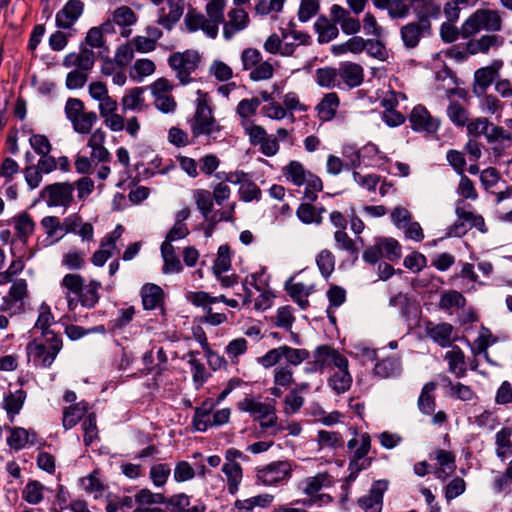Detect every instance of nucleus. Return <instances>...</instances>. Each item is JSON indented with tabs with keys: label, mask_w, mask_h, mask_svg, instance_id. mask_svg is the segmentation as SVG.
I'll return each instance as SVG.
<instances>
[{
	"label": "nucleus",
	"mask_w": 512,
	"mask_h": 512,
	"mask_svg": "<svg viewBox=\"0 0 512 512\" xmlns=\"http://www.w3.org/2000/svg\"><path fill=\"white\" fill-rule=\"evenodd\" d=\"M69 311H74L78 304L87 309L94 308L100 300V281L91 279L85 283L82 275L77 273L66 274L61 281Z\"/></svg>",
	"instance_id": "1"
},
{
	"label": "nucleus",
	"mask_w": 512,
	"mask_h": 512,
	"mask_svg": "<svg viewBox=\"0 0 512 512\" xmlns=\"http://www.w3.org/2000/svg\"><path fill=\"white\" fill-rule=\"evenodd\" d=\"M63 348V339L60 333H46L35 337L26 345L28 360L35 367L50 368Z\"/></svg>",
	"instance_id": "2"
},
{
	"label": "nucleus",
	"mask_w": 512,
	"mask_h": 512,
	"mask_svg": "<svg viewBox=\"0 0 512 512\" xmlns=\"http://www.w3.org/2000/svg\"><path fill=\"white\" fill-rule=\"evenodd\" d=\"M441 14L438 4H429L422 8L417 20L411 21L400 28V37L406 49L416 48L422 39L432 35L431 19H436Z\"/></svg>",
	"instance_id": "3"
},
{
	"label": "nucleus",
	"mask_w": 512,
	"mask_h": 512,
	"mask_svg": "<svg viewBox=\"0 0 512 512\" xmlns=\"http://www.w3.org/2000/svg\"><path fill=\"white\" fill-rule=\"evenodd\" d=\"M196 109L190 122L191 132L194 136L205 135L216 141L223 137V127L213 115L212 108L208 104V94L197 91Z\"/></svg>",
	"instance_id": "4"
},
{
	"label": "nucleus",
	"mask_w": 512,
	"mask_h": 512,
	"mask_svg": "<svg viewBox=\"0 0 512 512\" xmlns=\"http://www.w3.org/2000/svg\"><path fill=\"white\" fill-rule=\"evenodd\" d=\"M502 26L503 19L498 10L481 8L472 13L462 24L461 36L469 38L482 30L498 32Z\"/></svg>",
	"instance_id": "5"
},
{
	"label": "nucleus",
	"mask_w": 512,
	"mask_h": 512,
	"mask_svg": "<svg viewBox=\"0 0 512 512\" xmlns=\"http://www.w3.org/2000/svg\"><path fill=\"white\" fill-rule=\"evenodd\" d=\"M275 404L276 401L274 399L262 402L259 398L246 395L237 402V409L241 412L249 413L254 420L260 422L261 429L267 430L277 425L278 417Z\"/></svg>",
	"instance_id": "6"
},
{
	"label": "nucleus",
	"mask_w": 512,
	"mask_h": 512,
	"mask_svg": "<svg viewBox=\"0 0 512 512\" xmlns=\"http://www.w3.org/2000/svg\"><path fill=\"white\" fill-rule=\"evenodd\" d=\"M286 360V365L299 366L310 358V352L304 348H293L288 345L268 350L263 356L257 358L258 364L265 369L276 366L282 359Z\"/></svg>",
	"instance_id": "7"
},
{
	"label": "nucleus",
	"mask_w": 512,
	"mask_h": 512,
	"mask_svg": "<svg viewBox=\"0 0 512 512\" xmlns=\"http://www.w3.org/2000/svg\"><path fill=\"white\" fill-rule=\"evenodd\" d=\"M200 63L201 56L195 50L174 52L168 58V64L181 85H187L194 80L192 74L198 69Z\"/></svg>",
	"instance_id": "8"
},
{
	"label": "nucleus",
	"mask_w": 512,
	"mask_h": 512,
	"mask_svg": "<svg viewBox=\"0 0 512 512\" xmlns=\"http://www.w3.org/2000/svg\"><path fill=\"white\" fill-rule=\"evenodd\" d=\"M65 115L73 129L79 134H89L98 116L94 111H85V105L78 98H69L65 104Z\"/></svg>",
	"instance_id": "9"
},
{
	"label": "nucleus",
	"mask_w": 512,
	"mask_h": 512,
	"mask_svg": "<svg viewBox=\"0 0 512 512\" xmlns=\"http://www.w3.org/2000/svg\"><path fill=\"white\" fill-rule=\"evenodd\" d=\"M346 363L348 359L338 350L329 345H321L313 351V360L307 362L305 370L307 373L322 372L331 365L343 368Z\"/></svg>",
	"instance_id": "10"
},
{
	"label": "nucleus",
	"mask_w": 512,
	"mask_h": 512,
	"mask_svg": "<svg viewBox=\"0 0 512 512\" xmlns=\"http://www.w3.org/2000/svg\"><path fill=\"white\" fill-rule=\"evenodd\" d=\"M74 185L68 182H60L47 185L41 191V197L48 207H69L73 201Z\"/></svg>",
	"instance_id": "11"
},
{
	"label": "nucleus",
	"mask_w": 512,
	"mask_h": 512,
	"mask_svg": "<svg viewBox=\"0 0 512 512\" xmlns=\"http://www.w3.org/2000/svg\"><path fill=\"white\" fill-rule=\"evenodd\" d=\"M292 467L288 461H275L257 469L256 477L265 486H273L290 479Z\"/></svg>",
	"instance_id": "12"
},
{
	"label": "nucleus",
	"mask_w": 512,
	"mask_h": 512,
	"mask_svg": "<svg viewBox=\"0 0 512 512\" xmlns=\"http://www.w3.org/2000/svg\"><path fill=\"white\" fill-rule=\"evenodd\" d=\"M423 328L425 336L442 348L450 347L458 340L455 328L448 322L435 323L428 319L424 320Z\"/></svg>",
	"instance_id": "13"
},
{
	"label": "nucleus",
	"mask_w": 512,
	"mask_h": 512,
	"mask_svg": "<svg viewBox=\"0 0 512 512\" xmlns=\"http://www.w3.org/2000/svg\"><path fill=\"white\" fill-rule=\"evenodd\" d=\"M467 133L474 138L469 139L465 145L467 153L476 159H479L482 155V144L476 140L477 137H486L490 129L494 126V123L490 122L485 117H478L471 121H468L465 125Z\"/></svg>",
	"instance_id": "14"
},
{
	"label": "nucleus",
	"mask_w": 512,
	"mask_h": 512,
	"mask_svg": "<svg viewBox=\"0 0 512 512\" xmlns=\"http://www.w3.org/2000/svg\"><path fill=\"white\" fill-rule=\"evenodd\" d=\"M409 122L414 131L426 136L436 135L440 126V120L433 117L423 105H417L412 109Z\"/></svg>",
	"instance_id": "15"
},
{
	"label": "nucleus",
	"mask_w": 512,
	"mask_h": 512,
	"mask_svg": "<svg viewBox=\"0 0 512 512\" xmlns=\"http://www.w3.org/2000/svg\"><path fill=\"white\" fill-rule=\"evenodd\" d=\"M503 66L501 60H494L490 65L481 67L474 72L472 92L477 97L485 95L487 89L499 76V71Z\"/></svg>",
	"instance_id": "16"
},
{
	"label": "nucleus",
	"mask_w": 512,
	"mask_h": 512,
	"mask_svg": "<svg viewBox=\"0 0 512 512\" xmlns=\"http://www.w3.org/2000/svg\"><path fill=\"white\" fill-rule=\"evenodd\" d=\"M489 150L495 158L502 157L512 147V133L498 125L490 129L485 137Z\"/></svg>",
	"instance_id": "17"
},
{
	"label": "nucleus",
	"mask_w": 512,
	"mask_h": 512,
	"mask_svg": "<svg viewBox=\"0 0 512 512\" xmlns=\"http://www.w3.org/2000/svg\"><path fill=\"white\" fill-rule=\"evenodd\" d=\"M388 489V481L377 480L372 484L369 494L358 499V505L365 512H381L384 493Z\"/></svg>",
	"instance_id": "18"
},
{
	"label": "nucleus",
	"mask_w": 512,
	"mask_h": 512,
	"mask_svg": "<svg viewBox=\"0 0 512 512\" xmlns=\"http://www.w3.org/2000/svg\"><path fill=\"white\" fill-rule=\"evenodd\" d=\"M504 37L498 34H484L479 38L470 39L466 43L467 53L470 55L488 54L490 50H497L504 44Z\"/></svg>",
	"instance_id": "19"
},
{
	"label": "nucleus",
	"mask_w": 512,
	"mask_h": 512,
	"mask_svg": "<svg viewBox=\"0 0 512 512\" xmlns=\"http://www.w3.org/2000/svg\"><path fill=\"white\" fill-rule=\"evenodd\" d=\"M339 80L341 87L345 86L348 89L359 87L364 81V69L355 62L346 61L338 66Z\"/></svg>",
	"instance_id": "20"
},
{
	"label": "nucleus",
	"mask_w": 512,
	"mask_h": 512,
	"mask_svg": "<svg viewBox=\"0 0 512 512\" xmlns=\"http://www.w3.org/2000/svg\"><path fill=\"white\" fill-rule=\"evenodd\" d=\"M84 11V3L81 0H68L56 14V26L61 29L71 28Z\"/></svg>",
	"instance_id": "21"
},
{
	"label": "nucleus",
	"mask_w": 512,
	"mask_h": 512,
	"mask_svg": "<svg viewBox=\"0 0 512 512\" xmlns=\"http://www.w3.org/2000/svg\"><path fill=\"white\" fill-rule=\"evenodd\" d=\"M330 16L335 23L340 25L342 32L346 35H356L361 30L360 21L338 4L331 6Z\"/></svg>",
	"instance_id": "22"
},
{
	"label": "nucleus",
	"mask_w": 512,
	"mask_h": 512,
	"mask_svg": "<svg viewBox=\"0 0 512 512\" xmlns=\"http://www.w3.org/2000/svg\"><path fill=\"white\" fill-rule=\"evenodd\" d=\"M246 176L244 172H230L224 174V180L231 183H241L239 188L240 198L245 202H250L252 200H259L261 197L260 188L251 181H244L243 178Z\"/></svg>",
	"instance_id": "23"
},
{
	"label": "nucleus",
	"mask_w": 512,
	"mask_h": 512,
	"mask_svg": "<svg viewBox=\"0 0 512 512\" xmlns=\"http://www.w3.org/2000/svg\"><path fill=\"white\" fill-rule=\"evenodd\" d=\"M167 8L168 12L165 7L159 9L157 23L166 30H172L183 15L184 0H168Z\"/></svg>",
	"instance_id": "24"
},
{
	"label": "nucleus",
	"mask_w": 512,
	"mask_h": 512,
	"mask_svg": "<svg viewBox=\"0 0 512 512\" xmlns=\"http://www.w3.org/2000/svg\"><path fill=\"white\" fill-rule=\"evenodd\" d=\"M249 24V16L242 8H234L228 12V21L223 22V36L230 40Z\"/></svg>",
	"instance_id": "25"
},
{
	"label": "nucleus",
	"mask_w": 512,
	"mask_h": 512,
	"mask_svg": "<svg viewBox=\"0 0 512 512\" xmlns=\"http://www.w3.org/2000/svg\"><path fill=\"white\" fill-rule=\"evenodd\" d=\"M167 505L171 512H206L207 506L201 500L193 498L185 493L172 495L168 498Z\"/></svg>",
	"instance_id": "26"
},
{
	"label": "nucleus",
	"mask_w": 512,
	"mask_h": 512,
	"mask_svg": "<svg viewBox=\"0 0 512 512\" xmlns=\"http://www.w3.org/2000/svg\"><path fill=\"white\" fill-rule=\"evenodd\" d=\"M9 436L6 439L7 445L19 451L26 447L27 444H35L37 441V433L32 429H25L23 427H7Z\"/></svg>",
	"instance_id": "27"
},
{
	"label": "nucleus",
	"mask_w": 512,
	"mask_h": 512,
	"mask_svg": "<svg viewBox=\"0 0 512 512\" xmlns=\"http://www.w3.org/2000/svg\"><path fill=\"white\" fill-rule=\"evenodd\" d=\"M186 28L190 32L201 29L210 38H215L218 34V27L212 21H209L203 14L195 10H189L184 19Z\"/></svg>",
	"instance_id": "28"
},
{
	"label": "nucleus",
	"mask_w": 512,
	"mask_h": 512,
	"mask_svg": "<svg viewBox=\"0 0 512 512\" xmlns=\"http://www.w3.org/2000/svg\"><path fill=\"white\" fill-rule=\"evenodd\" d=\"M26 398L27 392L22 388L15 391H8L4 395L3 408L6 411L7 418L10 422H13L15 417L20 413Z\"/></svg>",
	"instance_id": "29"
},
{
	"label": "nucleus",
	"mask_w": 512,
	"mask_h": 512,
	"mask_svg": "<svg viewBox=\"0 0 512 512\" xmlns=\"http://www.w3.org/2000/svg\"><path fill=\"white\" fill-rule=\"evenodd\" d=\"M142 305L145 310H155L163 306L164 291L153 283H146L142 286L141 291Z\"/></svg>",
	"instance_id": "30"
},
{
	"label": "nucleus",
	"mask_w": 512,
	"mask_h": 512,
	"mask_svg": "<svg viewBox=\"0 0 512 512\" xmlns=\"http://www.w3.org/2000/svg\"><path fill=\"white\" fill-rule=\"evenodd\" d=\"M264 49L270 54H281L283 56L293 55V45L290 43V35L281 29V36L271 34L264 42Z\"/></svg>",
	"instance_id": "31"
},
{
	"label": "nucleus",
	"mask_w": 512,
	"mask_h": 512,
	"mask_svg": "<svg viewBox=\"0 0 512 512\" xmlns=\"http://www.w3.org/2000/svg\"><path fill=\"white\" fill-rule=\"evenodd\" d=\"M337 24L332 20V17L330 19L324 15L318 17L314 23V29L318 34V42L320 44L328 43L338 37L339 29Z\"/></svg>",
	"instance_id": "32"
},
{
	"label": "nucleus",
	"mask_w": 512,
	"mask_h": 512,
	"mask_svg": "<svg viewBox=\"0 0 512 512\" xmlns=\"http://www.w3.org/2000/svg\"><path fill=\"white\" fill-rule=\"evenodd\" d=\"M357 240L363 243V239L358 237L352 239L345 230H337L334 233L335 246L338 250L346 252L353 261L359 258L360 248L357 245Z\"/></svg>",
	"instance_id": "33"
},
{
	"label": "nucleus",
	"mask_w": 512,
	"mask_h": 512,
	"mask_svg": "<svg viewBox=\"0 0 512 512\" xmlns=\"http://www.w3.org/2000/svg\"><path fill=\"white\" fill-rule=\"evenodd\" d=\"M374 5L380 9H387L393 19L405 18L409 15L411 0H374Z\"/></svg>",
	"instance_id": "34"
},
{
	"label": "nucleus",
	"mask_w": 512,
	"mask_h": 512,
	"mask_svg": "<svg viewBox=\"0 0 512 512\" xmlns=\"http://www.w3.org/2000/svg\"><path fill=\"white\" fill-rule=\"evenodd\" d=\"M89 404L87 401L82 400L78 403H74L69 407H66L63 411L62 424L63 427L68 430L77 425V423L85 416L88 412Z\"/></svg>",
	"instance_id": "35"
},
{
	"label": "nucleus",
	"mask_w": 512,
	"mask_h": 512,
	"mask_svg": "<svg viewBox=\"0 0 512 512\" xmlns=\"http://www.w3.org/2000/svg\"><path fill=\"white\" fill-rule=\"evenodd\" d=\"M445 360L448 362V370L457 378H463L467 373V366L464 352L458 346H453L445 354Z\"/></svg>",
	"instance_id": "36"
},
{
	"label": "nucleus",
	"mask_w": 512,
	"mask_h": 512,
	"mask_svg": "<svg viewBox=\"0 0 512 512\" xmlns=\"http://www.w3.org/2000/svg\"><path fill=\"white\" fill-rule=\"evenodd\" d=\"M339 105L340 99L337 93H326L316 107L319 118L323 121L332 120L337 113Z\"/></svg>",
	"instance_id": "37"
},
{
	"label": "nucleus",
	"mask_w": 512,
	"mask_h": 512,
	"mask_svg": "<svg viewBox=\"0 0 512 512\" xmlns=\"http://www.w3.org/2000/svg\"><path fill=\"white\" fill-rule=\"evenodd\" d=\"M285 289L291 299L296 302L302 310L309 307L308 296L312 293V287L298 282L292 283V279L286 282Z\"/></svg>",
	"instance_id": "38"
},
{
	"label": "nucleus",
	"mask_w": 512,
	"mask_h": 512,
	"mask_svg": "<svg viewBox=\"0 0 512 512\" xmlns=\"http://www.w3.org/2000/svg\"><path fill=\"white\" fill-rule=\"evenodd\" d=\"M222 472L226 476L228 492L236 494L243 478V469L240 463H224Z\"/></svg>",
	"instance_id": "39"
},
{
	"label": "nucleus",
	"mask_w": 512,
	"mask_h": 512,
	"mask_svg": "<svg viewBox=\"0 0 512 512\" xmlns=\"http://www.w3.org/2000/svg\"><path fill=\"white\" fill-rule=\"evenodd\" d=\"M35 226L34 220L27 212H23L14 217V229L18 239L23 244H26L29 237L34 233Z\"/></svg>",
	"instance_id": "40"
},
{
	"label": "nucleus",
	"mask_w": 512,
	"mask_h": 512,
	"mask_svg": "<svg viewBox=\"0 0 512 512\" xmlns=\"http://www.w3.org/2000/svg\"><path fill=\"white\" fill-rule=\"evenodd\" d=\"M437 388V384L433 381L427 382L420 393V396L418 398V408L419 410L426 415H431L436 407V400L434 391Z\"/></svg>",
	"instance_id": "41"
},
{
	"label": "nucleus",
	"mask_w": 512,
	"mask_h": 512,
	"mask_svg": "<svg viewBox=\"0 0 512 512\" xmlns=\"http://www.w3.org/2000/svg\"><path fill=\"white\" fill-rule=\"evenodd\" d=\"M343 155L347 158H350V160H371L375 158L378 160L384 159V156L381 155L378 147L372 143H368L357 150H355L353 147H346L344 149Z\"/></svg>",
	"instance_id": "42"
},
{
	"label": "nucleus",
	"mask_w": 512,
	"mask_h": 512,
	"mask_svg": "<svg viewBox=\"0 0 512 512\" xmlns=\"http://www.w3.org/2000/svg\"><path fill=\"white\" fill-rule=\"evenodd\" d=\"M161 254L164 260V273H179L182 271L180 259L175 252V248L169 241H164L161 244Z\"/></svg>",
	"instance_id": "43"
},
{
	"label": "nucleus",
	"mask_w": 512,
	"mask_h": 512,
	"mask_svg": "<svg viewBox=\"0 0 512 512\" xmlns=\"http://www.w3.org/2000/svg\"><path fill=\"white\" fill-rule=\"evenodd\" d=\"M316 83L320 87L327 89H341V81L339 80L338 67H323L315 71Z\"/></svg>",
	"instance_id": "44"
},
{
	"label": "nucleus",
	"mask_w": 512,
	"mask_h": 512,
	"mask_svg": "<svg viewBox=\"0 0 512 512\" xmlns=\"http://www.w3.org/2000/svg\"><path fill=\"white\" fill-rule=\"evenodd\" d=\"M460 204H463V201L459 202L455 209L457 217L462 219L465 224H467L469 229L476 228L480 232L486 233L488 229L486 227L484 218L480 214H476L471 210H467L464 205L461 206Z\"/></svg>",
	"instance_id": "45"
},
{
	"label": "nucleus",
	"mask_w": 512,
	"mask_h": 512,
	"mask_svg": "<svg viewBox=\"0 0 512 512\" xmlns=\"http://www.w3.org/2000/svg\"><path fill=\"white\" fill-rule=\"evenodd\" d=\"M337 369L330 376L328 384L337 394H342L350 389L352 376L348 371V363H346L345 367Z\"/></svg>",
	"instance_id": "46"
},
{
	"label": "nucleus",
	"mask_w": 512,
	"mask_h": 512,
	"mask_svg": "<svg viewBox=\"0 0 512 512\" xmlns=\"http://www.w3.org/2000/svg\"><path fill=\"white\" fill-rule=\"evenodd\" d=\"M365 50V39L353 35V37L349 38L346 42L341 44H336L331 47V52L335 56L344 55L348 52L353 54H359Z\"/></svg>",
	"instance_id": "47"
},
{
	"label": "nucleus",
	"mask_w": 512,
	"mask_h": 512,
	"mask_svg": "<svg viewBox=\"0 0 512 512\" xmlns=\"http://www.w3.org/2000/svg\"><path fill=\"white\" fill-rule=\"evenodd\" d=\"M512 428L503 427L495 435L496 455L499 458H505L507 455H512Z\"/></svg>",
	"instance_id": "48"
},
{
	"label": "nucleus",
	"mask_w": 512,
	"mask_h": 512,
	"mask_svg": "<svg viewBox=\"0 0 512 512\" xmlns=\"http://www.w3.org/2000/svg\"><path fill=\"white\" fill-rule=\"evenodd\" d=\"M45 486L37 480H29L22 490V499L28 504L37 505L44 499Z\"/></svg>",
	"instance_id": "49"
},
{
	"label": "nucleus",
	"mask_w": 512,
	"mask_h": 512,
	"mask_svg": "<svg viewBox=\"0 0 512 512\" xmlns=\"http://www.w3.org/2000/svg\"><path fill=\"white\" fill-rule=\"evenodd\" d=\"M330 483V476L327 473H318L304 480L303 492L313 498L324 486H329Z\"/></svg>",
	"instance_id": "50"
},
{
	"label": "nucleus",
	"mask_w": 512,
	"mask_h": 512,
	"mask_svg": "<svg viewBox=\"0 0 512 512\" xmlns=\"http://www.w3.org/2000/svg\"><path fill=\"white\" fill-rule=\"evenodd\" d=\"M308 172L300 162H289L283 168L285 178L296 186L305 184Z\"/></svg>",
	"instance_id": "51"
},
{
	"label": "nucleus",
	"mask_w": 512,
	"mask_h": 512,
	"mask_svg": "<svg viewBox=\"0 0 512 512\" xmlns=\"http://www.w3.org/2000/svg\"><path fill=\"white\" fill-rule=\"evenodd\" d=\"M377 240L380 245L383 258H386L391 262L398 261L401 258V245L396 239L380 237L377 238Z\"/></svg>",
	"instance_id": "52"
},
{
	"label": "nucleus",
	"mask_w": 512,
	"mask_h": 512,
	"mask_svg": "<svg viewBox=\"0 0 512 512\" xmlns=\"http://www.w3.org/2000/svg\"><path fill=\"white\" fill-rule=\"evenodd\" d=\"M449 120L457 127H464L469 121V111L458 101H451L447 107Z\"/></svg>",
	"instance_id": "53"
},
{
	"label": "nucleus",
	"mask_w": 512,
	"mask_h": 512,
	"mask_svg": "<svg viewBox=\"0 0 512 512\" xmlns=\"http://www.w3.org/2000/svg\"><path fill=\"white\" fill-rule=\"evenodd\" d=\"M146 87H134L122 98V107L127 110H142L144 107L143 93Z\"/></svg>",
	"instance_id": "54"
},
{
	"label": "nucleus",
	"mask_w": 512,
	"mask_h": 512,
	"mask_svg": "<svg viewBox=\"0 0 512 512\" xmlns=\"http://www.w3.org/2000/svg\"><path fill=\"white\" fill-rule=\"evenodd\" d=\"M324 211L325 209L323 207L317 210L316 207L310 203H302L298 207L296 214L298 218L305 224H320L322 221L321 213Z\"/></svg>",
	"instance_id": "55"
},
{
	"label": "nucleus",
	"mask_w": 512,
	"mask_h": 512,
	"mask_svg": "<svg viewBox=\"0 0 512 512\" xmlns=\"http://www.w3.org/2000/svg\"><path fill=\"white\" fill-rule=\"evenodd\" d=\"M168 498L162 493H153L148 488H143L135 494L137 506H152L155 504H167Z\"/></svg>",
	"instance_id": "56"
},
{
	"label": "nucleus",
	"mask_w": 512,
	"mask_h": 512,
	"mask_svg": "<svg viewBox=\"0 0 512 512\" xmlns=\"http://www.w3.org/2000/svg\"><path fill=\"white\" fill-rule=\"evenodd\" d=\"M82 430L84 432L83 442L85 446H90L96 440H99V433L96 424L95 413H89L82 422Z\"/></svg>",
	"instance_id": "57"
},
{
	"label": "nucleus",
	"mask_w": 512,
	"mask_h": 512,
	"mask_svg": "<svg viewBox=\"0 0 512 512\" xmlns=\"http://www.w3.org/2000/svg\"><path fill=\"white\" fill-rule=\"evenodd\" d=\"M29 143L41 159L48 157L46 160H56L53 156H49L52 147L49 139L45 135L33 134L29 139Z\"/></svg>",
	"instance_id": "58"
},
{
	"label": "nucleus",
	"mask_w": 512,
	"mask_h": 512,
	"mask_svg": "<svg viewBox=\"0 0 512 512\" xmlns=\"http://www.w3.org/2000/svg\"><path fill=\"white\" fill-rule=\"evenodd\" d=\"M466 304L465 297L456 290L444 292L439 301V307L442 310L448 311L451 308H463Z\"/></svg>",
	"instance_id": "59"
},
{
	"label": "nucleus",
	"mask_w": 512,
	"mask_h": 512,
	"mask_svg": "<svg viewBox=\"0 0 512 512\" xmlns=\"http://www.w3.org/2000/svg\"><path fill=\"white\" fill-rule=\"evenodd\" d=\"M231 268V250L228 245H221L217 251V257L214 261L213 274H223Z\"/></svg>",
	"instance_id": "60"
},
{
	"label": "nucleus",
	"mask_w": 512,
	"mask_h": 512,
	"mask_svg": "<svg viewBox=\"0 0 512 512\" xmlns=\"http://www.w3.org/2000/svg\"><path fill=\"white\" fill-rule=\"evenodd\" d=\"M54 322V316L50 310V307L46 304H42L40 306L39 315L34 328L41 331L40 335H45L46 333H56L53 329H51V325L54 324Z\"/></svg>",
	"instance_id": "61"
},
{
	"label": "nucleus",
	"mask_w": 512,
	"mask_h": 512,
	"mask_svg": "<svg viewBox=\"0 0 512 512\" xmlns=\"http://www.w3.org/2000/svg\"><path fill=\"white\" fill-rule=\"evenodd\" d=\"M273 383L286 389L295 384L292 368L288 365L275 367L273 370Z\"/></svg>",
	"instance_id": "62"
},
{
	"label": "nucleus",
	"mask_w": 512,
	"mask_h": 512,
	"mask_svg": "<svg viewBox=\"0 0 512 512\" xmlns=\"http://www.w3.org/2000/svg\"><path fill=\"white\" fill-rule=\"evenodd\" d=\"M304 403V397L293 389H290L283 400V412L287 416L296 414L301 410Z\"/></svg>",
	"instance_id": "63"
},
{
	"label": "nucleus",
	"mask_w": 512,
	"mask_h": 512,
	"mask_svg": "<svg viewBox=\"0 0 512 512\" xmlns=\"http://www.w3.org/2000/svg\"><path fill=\"white\" fill-rule=\"evenodd\" d=\"M171 474V467L167 463H157L151 466L149 478L156 487H163Z\"/></svg>",
	"instance_id": "64"
}]
</instances>
